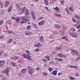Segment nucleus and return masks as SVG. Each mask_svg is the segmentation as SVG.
Listing matches in <instances>:
<instances>
[{
	"mask_svg": "<svg viewBox=\"0 0 80 80\" xmlns=\"http://www.w3.org/2000/svg\"><path fill=\"white\" fill-rule=\"evenodd\" d=\"M32 25L33 27H34V28H37V25L35 24H34L33 23H32Z\"/></svg>",
	"mask_w": 80,
	"mask_h": 80,
	"instance_id": "obj_32",
	"label": "nucleus"
},
{
	"mask_svg": "<svg viewBox=\"0 0 80 80\" xmlns=\"http://www.w3.org/2000/svg\"><path fill=\"white\" fill-rule=\"evenodd\" d=\"M9 3H10V2L8 1H6V4L4 5V7H8V5H9Z\"/></svg>",
	"mask_w": 80,
	"mask_h": 80,
	"instance_id": "obj_15",
	"label": "nucleus"
},
{
	"mask_svg": "<svg viewBox=\"0 0 80 80\" xmlns=\"http://www.w3.org/2000/svg\"><path fill=\"white\" fill-rule=\"evenodd\" d=\"M26 52L27 53V54H28V55H31V53H30V51H29L28 50H26Z\"/></svg>",
	"mask_w": 80,
	"mask_h": 80,
	"instance_id": "obj_28",
	"label": "nucleus"
},
{
	"mask_svg": "<svg viewBox=\"0 0 80 80\" xmlns=\"http://www.w3.org/2000/svg\"><path fill=\"white\" fill-rule=\"evenodd\" d=\"M44 2H45V5L46 6L48 5V0H44Z\"/></svg>",
	"mask_w": 80,
	"mask_h": 80,
	"instance_id": "obj_22",
	"label": "nucleus"
},
{
	"mask_svg": "<svg viewBox=\"0 0 80 80\" xmlns=\"http://www.w3.org/2000/svg\"><path fill=\"white\" fill-rule=\"evenodd\" d=\"M54 15H55V16H57V17H62V15L60 14H56L54 13Z\"/></svg>",
	"mask_w": 80,
	"mask_h": 80,
	"instance_id": "obj_21",
	"label": "nucleus"
},
{
	"mask_svg": "<svg viewBox=\"0 0 80 80\" xmlns=\"http://www.w3.org/2000/svg\"><path fill=\"white\" fill-rule=\"evenodd\" d=\"M12 10V7L11 6H10L8 8L7 10V12L8 13H10V12H11Z\"/></svg>",
	"mask_w": 80,
	"mask_h": 80,
	"instance_id": "obj_13",
	"label": "nucleus"
},
{
	"mask_svg": "<svg viewBox=\"0 0 80 80\" xmlns=\"http://www.w3.org/2000/svg\"><path fill=\"white\" fill-rule=\"evenodd\" d=\"M2 80H8V79L7 78H2Z\"/></svg>",
	"mask_w": 80,
	"mask_h": 80,
	"instance_id": "obj_58",
	"label": "nucleus"
},
{
	"mask_svg": "<svg viewBox=\"0 0 80 80\" xmlns=\"http://www.w3.org/2000/svg\"><path fill=\"white\" fill-rule=\"evenodd\" d=\"M62 38L63 39H67V36H63V37H62Z\"/></svg>",
	"mask_w": 80,
	"mask_h": 80,
	"instance_id": "obj_46",
	"label": "nucleus"
},
{
	"mask_svg": "<svg viewBox=\"0 0 80 80\" xmlns=\"http://www.w3.org/2000/svg\"><path fill=\"white\" fill-rule=\"evenodd\" d=\"M3 32H6V33H11V31H7L3 30Z\"/></svg>",
	"mask_w": 80,
	"mask_h": 80,
	"instance_id": "obj_33",
	"label": "nucleus"
},
{
	"mask_svg": "<svg viewBox=\"0 0 80 80\" xmlns=\"http://www.w3.org/2000/svg\"><path fill=\"white\" fill-rule=\"evenodd\" d=\"M62 27L64 30H66V29L67 28V27L65 26V25H62Z\"/></svg>",
	"mask_w": 80,
	"mask_h": 80,
	"instance_id": "obj_44",
	"label": "nucleus"
},
{
	"mask_svg": "<svg viewBox=\"0 0 80 80\" xmlns=\"http://www.w3.org/2000/svg\"><path fill=\"white\" fill-rule=\"evenodd\" d=\"M76 61H78V60H80V56H79V57H78V58H76Z\"/></svg>",
	"mask_w": 80,
	"mask_h": 80,
	"instance_id": "obj_64",
	"label": "nucleus"
},
{
	"mask_svg": "<svg viewBox=\"0 0 80 80\" xmlns=\"http://www.w3.org/2000/svg\"><path fill=\"white\" fill-rule=\"evenodd\" d=\"M30 26H27V30H30Z\"/></svg>",
	"mask_w": 80,
	"mask_h": 80,
	"instance_id": "obj_39",
	"label": "nucleus"
},
{
	"mask_svg": "<svg viewBox=\"0 0 80 80\" xmlns=\"http://www.w3.org/2000/svg\"><path fill=\"white\" fill-rule=\"evenodd\" d=\"M58 57H60L61 58H64V57H65V55L63 54L62 53H59L58 54Z\"/></svg>",
	"mask_w": 80,
	"mask_h": 80,
	"instance_id": "obj_10",
	"label": "nucleus"
},
{
	"mask_svg": "<svg viewBox=\"0 0 80 80\" xmlns=\"http://www.w3.org/2000/svg\"><path fill=\"white\" fill-rule=\"evenodd\" d=\"M29 11L28 10H26V12L25 13V15L26 17V16H28L29 15Z\"/></svg>",
	"mask_w": 80,
	"mask_h": 80,
	"instance_id": "obj_20",
	"label": "nucleus"
},
{
	"mask_svg": "<svg viewBox=\"0 0 80 80\" xmlns=\"http://www.w3.org/2000/svg\"><path fill=\"white\" fill-rule=\"evenodd\" d=\"M41 70V69L39 67H38L36 68L37 70Z\"/></svg>",
	"mask_w": 80,
	"mask_h": 80,
	"instance_id": "obj_59",
	"label": "nucleus"
},
{
	"mask_svg": "<svg viewBox=\"0 0 80 80\" xmlns=\"http://www.w3.org/2000/svg\"><path fill=\"white\" fill-rule=\"evenodd\" d=\"M63 61V59L61 58H59L58 59V62H62Z\"/></svg>",
	"mask_w": 80,
	"mask_h": 80,
	"instance_id": "obj_34",
	"label": "nucleus"
},
{
	"mask_svg": "<svg viewBox=\"0 0 80 80\" xmlns=\"http://www.w3.org/2000/svg\"><path fill=\"white\" fill-rule=\"evenodd\" d=\"M70 80H75V78L72 77H70Z\"/></svg>",
	"mask_w": 80,
	"mask_h": 80,
	"instance_id": "obj_37",
	"label": "nucleus"
},
{
	"mask_svg": "<svg viewBox=\"0 0 80 80\" xmlns=\"http://www.w3.org/2000/svg\"><path fill=\"white\" fill-rule=\"evenodd\" d=\"M58 76H60V75H62V73L61 72H59L58 74Z\"/></svg>",
	"mask_w": 80,
	"mask_h": 80,
	"instance_id": "obj_52",
	"label": "nucleus"
},
{
	"mask_svg": "<svg viewBox=\"0 0 80 80\" xmlns=\"http://www.w3.org/2000/svg\"><path fill=\"white\" fill-rule=\"evenodd\" d=\"M54 26L56 28H58V29L61 28V26H60V25H58V24H55Z\"/></svg>",
	"mask_w": 80,
	"mask_h": 80,
	"instance_id": "obj_17",
	"label": "nucleus"
},
{
	"mask_svg": "<svg viewBox=\"0 0 80 80\" xmlns=\"http://www.w3.org/2000/svg\"><path fill=\"white\" fill-rule=\"evenodd\" d=\"M48 70L49 72H51V71H52V68H48Z\"/></svg>",
	"mask_w": 80,
	"mask_h": 80,
	"instance_id": "obj_60",
	"label": "nucleus"
},
{
	"mask_svg": "<svg viewBox=\"0 0 80 80\" xmlns=\"http://www.w3.org/2000/svg\"><path fill=\"white\" fill-rule=\"evenodd\" d=\"M27 68H25L21 70V72H22V73H25L26 72V71H27Z\"/></svg>",
	"mask_w": 80,
	"mask_h": 80,
	"instance_id": "obj_16",
	"label": "nucleus"
},
{
	"mask_svg": "<svg viewBox=\"0 0 80 80\" xmlns=\"http://www.w3.org/2000/svg\"><path fill=\"white\" fill-rule=\"evenodd\" d=\"M69 8L71 12H73L74 11V10H73V8H72L70 7Z\"/></svg>",
	"mask_w": 80,
	"mask_h": 80,
	"instance_id": "obj_31",
	"label": "nucleus"
},
{
	"mask_svg": "<svg viewBox=\"0 0 80 80\" xmlns=\"http://www.w3.org/2000/svg\"><path fill=\"white\" fill-rule=\"evenodd\" d=\"M2 64H0V67H2V66H3V65H5V64H3V62H2Z\"/></svg>",
	"mask_w": 80,
	"mask_h": 80,
	"instance_id": "obj_49",
	"label": "nucleus"
},
{
	"mask_svg": "<svg viewBox=\"0 0 80 80\" xmlns=\"http://www.w3.org/2000/svg\"><path fill=\"white\" fill-rule=\"evenodd\" d=\"M28 72L30 75H32L35 72V69H33L32 67L28 66Z\"/></svg>",
	"mask_w": 80,
	"mask_h": 80,
	"instance_id": "obj_1",
	"label": "nucleus"
},
{
	"mask_svg": "<svg viewBox=\"0 0 80 80\" xmlns=\"http://www.w3.org/2000/svg\"><path fill=\"white\" fill-rule=\"evenodd\" d=\"M69 68H73V66L72 65H68L67 66Z\"/></svg>",
	"mask_w": 80,
	"mask_h": 80,
	"instance_id": "obj_38",
	"label": "nucleus"
},
{
	"mask_svg": "<svg viewBox=\"0 0 80 80\" xmlns=\"http://www.w3.org/2000/svg\"><path fill=\"white\" fill-rule=\"evenodd\" d=\"M25 7H24L23 8V9H22V12L21 13H23V12H24V11H25Z\"/></svg>",
	"mask_w": 80,
	"mask_h": 80,
	"instance_id": "obj_47",
	"label": "nucleus"
},
{
	"mask_svg": "<svg viewBox=\"0 0 80 80\" xmlns=\"http://www.w3.org/2000/svg\"><path fill=\"white\" fill-rule=\"evenodd\" d=\"M32 33L30 32H27L25 33L26 35L28 36V35H32Z\"/></svg>",
	"mask_w": 80,
	"mask_h": 80,
	"instance_id": "obj_19",
	"label": "nucleus"
},
{
	"mask_svg": "<svg viewBox=\"0 0 80 80\" xmlns=\"http://www.w3.org/2000/svg\"><path fill=\"white\" fill-rule=\"evenodd\" d=\"M3 2H1L0 7L1 8H3Z\"/></svg>",
	"mask_w": 80,
	"mask_h": 80,
	"instance_id": "obj_40",
	"label": "nucleus"
},
{
	"mask_svg": "<svg viewBox=\"0 0 80 80\" xmlns=\"http://www.w3.org/2000/svg\"><path fill=\"white\" fill-rule=\"evenodd\" d=\"M3 56L4 57H7V56H8V55H7L6 54H3Z\"/></svg>",
	"mask_w": 80,
	"mask_h": 80,
	"instance_id": "obj_63",
	"label": "nucleus"
},
{
	"mask_svg": "<svg viewBox=\"0 0 80 80\" xmlns=\"http://www.w3.org/2000/svg\"><path fill=\"white\" fill-rule=\"evenodd\" d=\"M72 20L73 21V22H74L75 23H77V20H76V19H75V18H72Z\"/></svg>",
	"mask_w": 80,
	"mask_h": 80,
	"instance_id": "obj_35",
	"label": "nucleus"
},
{
	"mask_svg": "<svg viewBox=\"0 0 80 80\" xmlns=\"http://www.w3.org/2000/svg\"><path fill=\"white\" fill-rule=\"evenodd\" d=\"M66 10L67 13H69L70 12L68 11V7H67L66 8Z\"/></svg>",
	"mask_w": 80,
	"mask_h": 80,
	"instance_id": "obj_26",
	"label": "nucleus"
},
{
	"mask_svg": "<svg viewBox=\"0 0 80 80\" xmlns=\"http://www.w3.org/2000/svg\"><path fill=\"white\" fill-rule=\"evenodd\" d=\"M45 8L46 10L47 11H48V12H50V10L49 9H48V7H45Z\"/></svg>",
	"mask_w": 80,
	"mask_h": 80,
	"instance_id": "obj_42",
	"label": "nucleus"
},
{
	"mask_svg": "<svg viewBox=\"0 0 80 80\" xmlns=\"http://www.w3.org/2000/svg\"><path fill=\"white\" fill-rule=\"evenodd\" d=\"M22 57L24 58H27V55L24 54L22 56Z\"/></svg>",
	"mask_w": 80,
	"mask_h": 80,
	"instance_id": "obj_36",
	"label": "nucleus"
},
{
	"mask_svg": "<svg viewBox=\"0 0 80 80\" xmlns=\"http://www.w3.org/2000/svg\"><path fill=\"white\" fill-rule=\"evenodd\" d=\"M2 62H3V64H5V60H3L2 61L0 60V63H2Z\"/></svg>",
	"mask_w": 80,
	"mask_h": 80,
	"instance_id": "obj_43",
	"label": "nucleus"
},
{
	"mask_svg": "<svg viewBox=\"0 0 80 80\" xmlns=\"http://www.w3.org/2000/svg\"><path fill=\"white\" fill-rule=\"evenodd\" d=\"M39 48L36 49L35 50H34V52H38V51H39Z\"/></svg>",
	"mask_w": 80,
	"mask_h": 80,
	"instance_id": "obj_50",
	"label": "nucleus"
},
{
	"mask_svg": "<svg viewBox=\"0 0 80 80\" xmlns=\"http://www.w3.org/2000/svg\"><path fill=\"white\" fill-rule=\"evenodd\" d=\"M45 23V21H42L38 22V25L39 26L43 25Z\"/></svg>",
	"mask_w": 80,
	"mask_h": 80,
	"instance_id": "obj_11",
	"label": "nucleus"
},
{
	"mask_svg": "<svg viewBox=\"0 0 80 80\" xmlns=\"http://www.w3.org/2000/svg\"><path fill=\"white\" fill-rule=\"evenodd\" d=\"M12 19L13 20H16V22H19V20H20V17H18L17 18L14 17H11Z\"/></svg>",
	"mask_w": 80,
	"mask_h": 80,
	"instance_id": "obj_6",
	"label": "nucleus"
},
{
	"mask_svg": "<svg viewBox=\"0 0 80 80\" xmlns=\"http://www.w3.org/2000/svg\"><path fill=\"white\" fill-rule=\"evenodd\" d=\"M42 62H47V60L45 59H42Z\"/></svg>",
	"mask_w": 80,
	"mask_h": 80,
	"instance_id": "obj_51",
	"label": "nucleus"
},
{
	"mask_svg": "<svg viewBox=\"0 0 80 80\" xmlns=\"http://www.w3.org/2000/svg\"><path fill=\"white\" fill-rule=\"evenodd\" d=\"M58 72V71L57 70H54L52 71V74L53 75H57V73Z\"/></svg>",
	"mask_w": 80,
	"mask_h": 80,
	"instance_id": "obj_14",
	"label": "nucleus"
},
{
	"mask_svg": "<svg viewBox=\"0 0 80 80\" xmlns=\"http://www.w3.org/2000/svg\"><path fill=\"white\" fill-rule=\"evenodd\" d=\"M43 75H44V76H47V74L46 72H43Z\"/></svg>",
	"mask_w": 80,
	"mask_h": 80,
	"instance_id": "obj_48",
	"label": "nucleus"
},
{
	"mask_svg": "<svg viewBox=\"0 0 80 80\" xmlns=\"http://www.w3.org/2000/svg\"><path fill=\"white\" fill-rule=\"evenodd\" d=\"M62 35H65V32L64 31H62L61 32Z\"/></svg>",
	"mask_w": 80,
	"mask_h": 80,
	"instance_id": "obj_61",
	"label": "nucleus"
},
{
	"mask_svg": "<svg viewBox=\"0 0 80 80\" xmlns=\"http://www.w3.org/2000/svg\"><path fill=\"white\" fill-rule=\"evenodd\" d=\"M39 38H40V40L41 41H43V40H44V39H43V37L42 36H41L40 37H39Z\"/></svg>",
	"mask_w": 80,
	"mask_h": 80,
	"instance_id": "obj_25",
	"label": "nucleus"
},
{
	"mask_svg": "<svg viewBox=\"0 0 80 80\" xmlns=\"http://www.w3.org/2000/svg\"><path fill=\"white\" fill-rule=\"evenodd\" d=\"M71 30L72 32H75V29L74 28H71Z\"/></svg>",
	"mask_w": 80,
	"mask_h": 80,
	"instance_id": "obj_54",
	"label": "nucleus"
},
{
	"mask_svg": "<svg viewBox=\"0 0 80 80\" xmlns=\"http://www.w3.org/2000/svg\"><path fill=\"white\" fill-rule=\"evenodd\" d=\"M11 64L12 67H15V64L13 62H11Z\"/></svg>",
	"mask_w": 80,
	"mask_h": 80,
	"instance_id": "obj_41",
	"label": "nucleus"
},
{
	"mask_svg": "<svg viewBox=\"0 0 80 80\" xmlns=\"http://www.w3.org/2000/svg\"><path fill=\"white\" fill-rule=\"evenodd\" d=\"M70 35L71 36H72V37H73V38H75V37H78V35L77 34H73L72 32L70 33Z\"/></svg>",
	"mask_w": 80,
	"mask_h": 80,
	"instance_id": "obj_9",
	"label": "nucleus"
},
{
	"mask_svg": "<svg viewBox=\"0 0 80 80\" xmlns=\"http://www.w3.org/2000/svg\"><path fill=\"white\" fill-rule=\"evenodd\" d=\"M53 9L56 11H59V8L57 7H56V8H54Z\"/></svg>",
	"mask_w": 80,
	"mask_h": 80,
	"instance_id": "obj_27",
	"label": "nucleus"
},
{
	"mask_svg": "<svg viewBox=\"0 0 80 80\" xmlns=\"http://www.w3.org/2000/svg\"><path fill=\"white\" fill-rule=\"evenodd\" d=\"M74 17L77 20H78V25L80 23V16L78 15H76L74 16Z\"/></svg>",
	"mask_w": 80,
	"mask_h": 80,
	"instance_id": "obj_7",
	"label": "nucleus"
},
{
	"mask_svg": "<svg viewBox=\"0 0 80 80\" xmlns=\"http://www.w3.org/2000/svg\"><path fill=\"white\" fill-rule=\"evenodd\" d=\"M76 28L78 29H80V24L78 25V26H76Z\"/></svg>",
	"mask_w": 80,
	"mask_h": 80,
	"instance_id": "obj_53",
	"label": "nucleus"
},
{
	"mask_svg": "<svg viewBox=\"0 0 80 80\" xmlns=\"http://www.w3.org/2000/svg\"><path fill=\"white\" fill-rule=\"evenodd\" d=\"M27 59H28L29 60H32V59H31V56L29 55H27Z\"/></svg>",
	"mask_w": 80,
	"mask_h": 80,
	"instance_id": "obj_23",
	"label": "nucleus"
},
{
	"mask_svg": "<svg viewBox=\"0 0 80 80\" xmlns=\"http://www.w3.org/2000/svg\"><path fill=\"white\" fill-rule=\"evenodd\" d=\"M12 42V39H10V40H9L8 42V43H11V42Z\"/></svg>",
	"mask_w": 80,
	"mask_h": 80,
	"instance_id": "obj_45",
	"label": "nucleus"
},
{
	"mask_svg": "<svg viewBox=\"0 0 80 80\" xmlns=\"http://www.w3.org/2000/svg\"><path fill=\"white\" fill-rule=\"evenodd\" d=\"M71 52H73L74 54H75L76 55H79V52L77 51V50H75L74 49L71 50H70Z\"/></svg>",
	"mask_w": 80,
	"mask_h": 80,
	"instance_id": "obj_5",
	"label": "nucleus"
},
{
	"mask_svg": "<svg viewBox=\"0 0 80 80\" xmlns=\"http://www.w3.org/2000/svg\"><path fill=\"white\" fill-rule=\"evenodd\" d=\"M4 12V10L3 9H2L0 12V13L2 14V13H3Z\"/></svg>",
	"mask_w": 80,
	"mask_h": 80,
	"instance_id": "obj_56",
	"label": "nucleus"
},
{
	"mask_svg": "<svg viewBox=\"0 0 80 80\" xmlns=\"http://www.w3.org/2000/svg\"><path fill=\"white\" fill-rule=\"evenodd\" d=\"M22 20H24L25 21L27 22H29L30 21V20L26 19L25 18L23 17L22 18Z\"/></svg>",
	"mask_w": 80,
	"mask_h": 80,
	"instance_id": "obj_18",
	"label": "nucleus"
},
{
	"mask_svg": "<svg viewBox=\"0 0 80 80\" xmlns=\"http://www.w3.org/2000/svg\"><path fill=\"white\" fill-rule=\"evenodd\" d=\"M56 50H57V51H59V50H60L59 47H57L56 48Z\"/></svg>",
	"mask_w": 80,
	"mask_h": 80,
	"instance_id": "obj_57",
	"label": "nucleus"
},
{
	"mask_svg": "<svg viewBox=\"0 0 80 80\" xmlns=\"http://www.w3.org/2000/svg\"><path fill=\"white\" fill-rule=\"evenodd\" d=\"M42 46L41 44L40 43H38L37 44H35L34 45L35 47H40Z\"/></svg>",
	"mask_w": 80,
	"mask_h": 80,
	"instance_id": "obj_12",
	"label": "nucleus"
},
{
	"mask_svg": "<svg viewBox=\"0 0 80 80\" xmlns=\"http://www.w3.org/2000/svg\"><path fill=\"white\" fill-rule=\"evenodd\" d=\"M61 4L62 5H63V4H64V0H60Z\"/></svg>",
	"mask_w": 80,
	"mask_h": 80,
	"instance_id": "obj_30",
	"label": "nucleus"
},
{
	"mask_svg": "<svg viewBox=\"0 0 80 80\" xmlns=\"http://www.w3.org/2000/svg\"><path fill=\"white\" fill-rule=\"evenodd\" d=\"M71 52H73L74 54H75L76 55H79V52L77 51V50H75L74 49L71 50H70Z\"/></svg>",
	"mask_w": 80,
	"mask_h": 80,
	"instance_id": "obj_4",
	"label": "nucleus"
},
{
	"mask_svg": "<svg viewBox=\"0 0 80 80\" xmlns=\"http://www.w3.org/2000/svg\"><path fill=\"white\" fill-rule=\"evenodd\" d=\"M10 70V68H6L5 70L2 71V73H7L6 75L7 76H9L8 74V73L9 72V71Z\"/></svg>",
	"mask_w": 80,
	"mask_h": 80,
	"instance_id": "obj_2",
	"label": "nucleus"
},
{
	"mask_svg": "<svg viewBox=\"0 0 80 80\" xmlns=\"http://www.w3.org/2000/svg\"><path fill=\"white\" fill-rule=\"evenodd\" d=\"M3 20H1L0 21V25H1L3 23Z\"/></svg>",
	"mask_w": 80,
	"mask_h": 80,
	"instance_id": "obj_55",
	"label": "nucleus"
},
{
	"mask_svg": "<svg viewBox=\"0 0 80 80\" xmlns=\"http://www.w3.org/2000/svg\"><path fill=\"white\" fill-rule=\"evenodd\" d=\"M10 70V68H6L5 70L2 71V73H7L6 75L7 76H9L8 74V73L9 72V71Z\"/></svg>",
	"mask_w": 80,
	"mask_h": 80,
	"instance_id": "obj_3",
	"label": "nucleus"
},
{
	"mask_svg": "<svg viewBox=\"0 0 80 80\" xmlns=\"http://www.w3.org/2000/svg\"><path fill=\"white\" fill-rule=\"evenodd\" d=\"M31 16L32 17V19L33 20H36V17L35 15H34V13L33 12H31Z\"/></svg>",
	"mask_w": 80,
	"mask_h": 80,
	"instance_id": "obj_8",
	"label": "nucleus"
},
{
	"mask_svg": "<svg viewBox=\"0 0 80 80\" xmlns=\"http://www.w3.org/2000/svg\"><path fill=\"white\" fill-rule=\"evenodd\" d=\"M65 50H67V51H68V48L66 47L65 48Z\"/></svg>",
	"mask_w": 80,
	"mask_h": 80,
	"instance_id": "obj_62",
	"label": "nucleus"
},
{
	"mask_svg": "<svg viewBox=\"0 0 80 80\" xmlns=\"http://www.w3.org/2000/svg\"><path fill=\"white\" fill-rule=\"evenodd\" d=\"M44 58H46L48 60V61H50V57L49 56H47L46 57H45Z\"/></svg>",
	"mask_w": 80,
	"mask_h": 80,
	"instance_id": "obj_24",
	"label": "nucleus"
},
{
	"mask_svg": "<svg viewBox=\"0 0 80 80\" xmlns=\"http://www.w3.org/2000/svg\"><path fill=\"white\" fill-rule=\"evenodd\" d=\"M12 60H17V59H18V57L14 56L13 57V58H12Z\"/></svg>",
	"mask_w": 80,
	"mask_h": 80,
	"instance_id": "obj_29",
	"label": "nucleus"
}]
</instances>
